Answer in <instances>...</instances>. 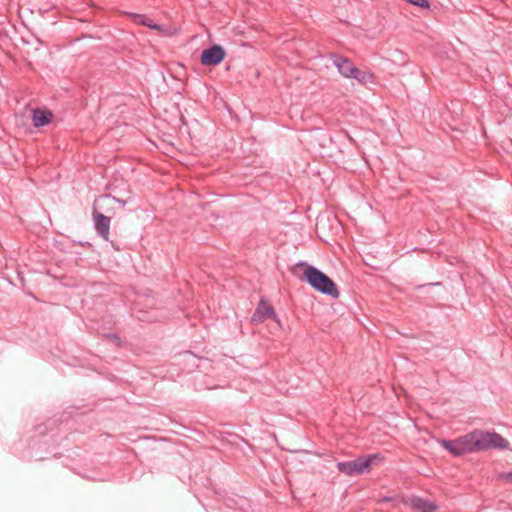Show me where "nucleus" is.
I'll return each instance as SVG.
<instances>
[{"instance_id": "13", "label": "nucleus", "mask_w": 512, "mask_h": 512, "mask_svg": "<svg viewBox=\"0 0 512 512\" xmlns=\"http://www.w3.org/2000/svg\"><path fill=\"white\" fill-rule=\"evenodd\" d=\"M351 78H354L364 84L370 79V75L356 68Z\"/></svg>"}, {"instance_id": "11", "label": "nucleus", "mask_w": 512, "mask_h": 512, "mask_svg": "<svg viewBox=\"0 0 512 512\" xmlns=\"http://www.w3.org/2000/svg\"><path fill=\"white\" fill-rule=\"evenodd\" d=\"M338 71L346 78H351L353 73L355 72L356 67L353 65L351 61L345 58H337L334 61Z\"/></svg>"}, {"instance_id": "5", "label": "nucleus", "mask_w": 512, "mask_h": 512, "mask_svg": "<svg viewBox=\"0 0 512 512\" xmlns=\"http://www.w3.org/2000/svg\"><path fill=\"white\" fill-rule=\"evenodd\" d=\"M225 57L224 49L219 45H214L211 48L205 49L201 55V63L206 66L217 65Z\"/></svg>"}, {"instance_id": "12", "label": "nucleus", "mask_w": 512, "mask_h": 512, "mask_svg": "<svg viewBox=\"0 0 512 512\" xmlns=\"http://www.w3.org/2000/svg\"><path fill=\"white\" fill-rule=\"evenodd\" d=\"M441 444L446 450H448L454 456H460L464 454L458 438L453 441L442 440Z\"/></svg>"}, {"instance_id": "14", "label": "nucleus", "mask_w": 512, "mask_h": 512, "mask_svg": "<svg viewBox=\"0 0 512 512\" xmlns=\"http://www.w3.org/2000/svg\"><path fill=\"white\" fill-rule=\"evenodd\" d=\"M406 1L413 5L419 6V7H424V8L429 7V3L427 0H406Z\"/></svg>"}, {"instance_id": "4", "label": "nucleus", "mask_w": 512, "mask_h": 512, "mask_svg": "<svg viewBox=\"0 0 512 512\" xmlns=\"http://www.w3.org/2000/svg\"><path fill=\"white\" fill-rule=\"evenodd\" d=\"M267 319H272L275 323L282 328V323L276 315L273 307L267 301L261 300L253 314L251 321L253 324H261Z\"/></svg>"}, {"instance_id": "2", "label": "nucleus", "mask_w": 512, "mask_h": 512, "mask_svg": "<svg viewBox=\"0 0 512 512\" xmlns=\"http://www.w3.org/2000/svg\"><path fill=\"white\" fill-rule=\"evenodd\" d=\"M380 460L378 454L360 457L353 461L339 462L338 470L348 476L360 475L370 470L371 466Z\"/></svg>"}, {"instance_id": "7", "label": "nucleus", "mask_w": 512, "mask_h": 512, "mask_svg": "<svg viewBox=\"0 0 512 512\" xmlns=\"http://www.w3.org/2000/svg\"><path fill=\"white\" fill-rule=\"evenodd\" d=\"M53 117L52 112L46 109H35L32 111V121L35 127L49 124Z\"/></svg>"}, {"instance_id": "6", "label": "nucleus", "mask_w": 512, "mask_h": 512, "mask_svg": "<svg viewBox=\"0 0 512 512\" xmlns=\"http://www.w3.org/2000/svg\"><path fill=\"white\" fill-rule=\"evenodd\" d=\"M133 19L137 24L147 26L151 29L157 30L166 36L175 35L178 32L176 28H165L164 26L154 24L151 19L144 15H133Z\"/></svg>"}, {"instance_id": "3", "label": "nucleus", "mask_w": 512, "mask_h": 512, "mask_svg": "<svg viewBox=\"0 0 512 512\" xmlns=\"http://www.w3.org/2000/svg\"><path fill=\"white\" fill-rule=\"evenodd\" d=\"M477 452L488 449H507L508 442L498 433L476 430Z\"/></svg>"}, {"instance_id": "10", "label": "nucleus", "mask_w": 512, "mask_h": 512, "mask_svg": "<svg viewBox=\"0 0 512 512\" xmlns=\"http://www.w3.org/2000/svg\"><path fill=\"white\" fill-rule=\"evenodd\" d=\"M95 228L96 231L105 239L108 240L110 219L103 214H97L95 216Z\"/></svg>"}, {"instance_id": "1", "label": "nucleus", "mask_w": 512, "mask_h": 512, "mask_svg": "<svg viewBox=\"0 0 512 512\" xmlns=\"http://www.w3.org/2000/svg\"><path fill=\"white\" fill-rule=\"evenodd\" d=\"M298 266L304 267V278L314 289L333 298L339 297V290L326 274L310 265L300 263Z\"/></svg>"}, {"instance_id": "15", "label": "nucleus", "mask_w": 512, "mask_h": 512, "mask_svg": "<svg viewBox=\"0 0 512 512\" xmlns=\"http://www.w3.org/2000/svg\"><path fill=\"white\" fill-rule=\"evenodd\" d=\"M499 478L503 481H506L508 483H512V472L510 473H503L499 476Z\"/></svg>"}, {"instance_id": "8", "label": "nucleus", "mask_w": 512, "mask_h": 512, "mask_svg": "<svg viewBox=\"0 0 512 512\" xmlns=\"http://www.w3.org/2000/svg\"><path fill=\"white\" fill-rule=\"evenodd\" d=\"M458 439L464 454L477 452L476 430L459 437Z\"/></svg>"}, {"instance_id": "9", "label": "nucleus", "mask_w": 512, "mask_h": 512, "mask_svg": "<svg viewBox=\"0 0 512 512\" xmlns=\"http://www.w3.org/2000/svg\"><path fill=\"white\" fill-rule=\"evenodd\" d=\"M409 505L417 512H434L437 509V506L433 502L421 498L410 499Z\"/></svg>"}]
</instances>
